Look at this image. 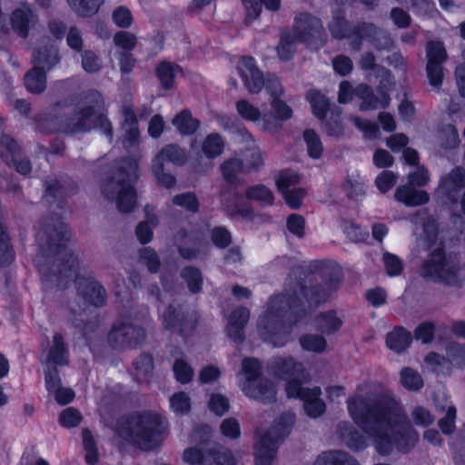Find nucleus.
<instances>
[{
	"instance_id": "nucleus-24",
	"label": "nucleus",
	"mask_w": 465,
	"mask_h": 465,
	"mask_svg": "<svg viewBox=\"0 0 465 465\" xmlns=\"http://www.w3.org/2000/svg\"><path fill=\"white\" fill-rule=\"evenodd\" d=\"M440 186L450 200L456 201L458 191L465 188V169L462 167L454 168L441 178Z\"/></svg>"
},
{
	"instance_id": "nucleus-26",
	"label": "nucleus",
	"mask_w": 465,
	"mask_h": 465,
	"mask_svg": "<svg viewBox=\"0 0 465 465\" xmlns=\"http://www.w3.org/2000/svg\"><path fill=\"white\" fill-rule=\"evenodd\" d=\"M395 199L406 206H418L427 203L430 195L426 191L417 190L410 185H402L396 189Z\"/></svg>"
},
{
	"instance_id": "nucleus-39",
	"label": "nucleus",
	"mask_w": 465,
	"mask_h": 465,
	"mask_svg": "<svg viewBox=\"0 0 465 465\" xmlns=\"http://www.w3.org/2000/svg\"><path fill=\"white\" fill-rule=\"evenodd\" d=\"M307 100L312 108L313 114L319 119L323 120L330 109L328 98L316 90H310L306 94Z\"/></svg>"
},
{
	"instance_id": "nucleus-43",
	"label": "nucleus",
	"mask_w": 465,
	"mask_h": 465,
	"mask_svg": "<svg viewBox=\"0 0 465 465\" xmlns=\"http://www.w3.org/2000/svg\"><path fill=\"white\" fill-rule=\"evenodd\" d=\"M298 41L295 34L289 31L282 33L279 45H277V53L282 60H289L295 52V44Z\"/></svg>"
},
{
	"instance_id": "nucleus-46",
	"label": "nucleus",
	"mask_w": 465,
	"mask_h": 465,
	"mask_svg": "<svg viewBox=\"0 0 465 465\" xmlns=\"http://www.w3.org/2000/svg\"><path fill=\"white\" fill-rule=\"evenodd\" d=\"M224 148V143L218 134H209L203 143L202 150L209 158L219 156Z\"/></svg>"
},
{
	"instance_id": "nucleus-1",
	"label": "nucleus",
	"mask_w": 465,
	"mask_h": 465,
	"mask_svg": "<svg viewBox=\"0 0 465 465\" xmlns=\"http://www.w3.org/2000/svg\"><path fill=\"white\" fill-rule=\"evenodd\" d=\"M341 280L340 269L329 261H313L306 271H292L284 293L270 299L258 322L261 338L275 347L290 340L292 326L308 312L328 301Z\"/></svg>"
},
{
	"instance_id": "nucleus-52",
	"label": "nucleus",
	"mask_w": 465,
	"mask_h": 465,
	"mask_svg": "<svg viewBox=\"0 0 465 465\" xmlns=\"http://www.w3.org/2000/svg\"><path fill=\"white\" fill-rule=\"evenodd\" d=\"M173 371L176 380L181 383H189L193 377L194 371L191 365L183 360L177 358L173 365Z\"/></svg>"
},
{
	"instance_id": "nucleus-21",
	"label": "nucleus",
	"mask_w": 465,
	"mask_h": 465,
	"mask_svg": "<svg viewBox=\"0 0 465 465\" xmlns=\"http://www.w3.org/2000/svg\"><path fill=\"white\" fill-rule=\"evenodd\" d=\"M242 391L246 396L263 403H271L275 401V388L272 382L265 378L245 381Z\"/></svg>"
},
{
	"instance_id": "nucleus-9",
	"label": "nucleus",
	"mask_w": 465,
	"mask_h": 465,
	"mask_svg": "<svg viewBox=\"0 0 465 465\" xmlns=\"http://www.w3.org/2000/svg\"><path fill=\"white\" fill-rule=\"evenodd\" d=\"M163 325L178 335L187 338L195 331L198 312L185 304H170L163 313Z\"/></svg>"
},
{
	"instance_id": "nucleus-17",
	"label": "nucleus",
	"mask_w": 465,
	"mask_h": 465,
	"mask_svg": "<svg viewBox=\"0 0 465 465\" xmlns=\"http://www.w3.org/2000/svg\"><path fill=\"white\" fill-rule=\"evenodd\" d=\"M356 33L366 37V40L373 45L378 51L391 50L393 48L394 41L391 34L383 29L377 27L372 23H360Z\"/></svg>"
},
{
	"instance_id": "nucleus-6",
	"label": "nucleus",
	"mask_w": 465,
	"mask_h": 465,
	"mask_svg": "<svg viewBox=\"0 0 465 465\" xmlns=\"http://www.w3.org/2000/svg\"><path fill=\"white\" fill-rule=\"evenodd\" d=\"M92 129H100L110 140L113 138V128L104 114V99L94 90L85 94L82 103L75 106L73 115L66 118L63 127L64 132L68 134Z\"/></svg>"
},
{
	"instance_id": "nucleus-34",
	"label": "nucleus",
	"mask_w": 465,
	"mask_h": 465,
	"mask_svg": "<svg viewBox=\"0 0 465 465\" xmlns=\"http://www.w3.org/2000/svg\"><path fill=\"white\" fill-rule=\"evenodd\" d=\"M24 82L28 92L40 94L46 88V71L34 66L25 74Z\"/></svg>"
},
{
	"instance_id": "nucleus-32",
	"label": "nucleus",
	"mask_w": 465,
	"mask_h": 465,
	"mask_svg": "<svg viewBox=\"0 0 465 465\" xmlns=\"http://www.w3.org/2000/svg\"><path fill=\"white\" fill-rule=\"evenodd\" d=\"M411 333L403 327H396L386 336L388 347L398 353L405 351L411 343Z\"/></svg>"
},
{
	"instance_id": "nucleus-42",
	"label": "nucleus",
	"mask_w": 465,
	"mask_h": 465,
	"mask_svg": "<svg viewBox=\"0 0 465 465\" xmlns=\"http://www.w3.org/2000/svg\"><path fill=\"white\" fill-rule=\"evenodd\" d=\"M211 442L203 440L200 445L188 448L183 451V460L190 464L204 465V460L209 453Z\"/></svg>"
},
{
	"instance_id": "nucleus-20",
	"label": "nucleus",
	"mask_w": 465,
	"mask_h": 465,
	"mask_svg": "<svg viewBox=\"0 0 465 465\" xmlns=\"http://www.w3.org/2000/svg\"><path fill=\"white\" fill-rule=\"evenodd\" d=\"M239 70L248 91L251 94H258L262 90L265 79L262 73L255 65L253 58L243 57L239 65Z\"/></svg>"
},
{
	"instance_id": "nucleus-50",
	"label": "nucleus",
	"mask_w": 465,
	"mask_h": 465,
	"mask_svg": "<svg viewBox=\"0 0 465 465\" xmlns=\"http://www.w3.org/2000/svg\"><path fill=\"white\" fill-rule=\"evenodd\" d=\"M401 384L410 391H419L423 386L421 376L413 369L406 367L401 371Z\"/></svg>"
},
{
	"instance_id": "nucleus-18",
	"label": "nucleus",
	"mask_w": 465,
	"mask_h": 465,
	"mask_svg": "<svg viewBox=\"0 0 465 465\" xmlns=\"http://www.w3.org/2000/svg\"><path fill=\"white\" fill-rule=\"evenodd\" d=\"M45 193L44 199L52 203L56 200H60L64 196L73 193L75 190L74 183L66 176L48 177L45 181Z\"/></svg>"
},
{
	"instance_id": "nucleus-64",
	"label": "nucleus",
	"mask_w": 465,
	"mask_h": 465,
	"mask_svg": "<svg viewBox=\"0 0 465 465\" xmlns=\"http://www.w3.org/2000/svg\"><path fill=\"white\" fill-rule=\"evenodd\" d=\"M287 229L291 233L302 238L305 235V220L297 213H292L287 218Z\"/></svg>"
},
{
	"instance_id": "nucleus-11",
	"label": "nucleus",
	"mask_w": 465,
	"mask_h": 465,
	"mask_svg": "<svg viewBox=\"0 0 465 465\" xmlns=\"http://www.w3.org/2000/svg\"><path fill=\"white\" fill-rule=\"evenodd\" d=\"M268 371L275 378L286 381V394L291 384L302 386L303 382L309 381V374L305 371L302 362L296 361L291 356L273 357L268 363Z\"/></svg>"
},
{
	"instance_id": "nucleus-13",
	"label": "nucleus",
	"mask_w": 465,
	"mask_h": 465,
	"mask_svg": "<svg viewBox=\"0 0 465 465\" xmlns=\"http://www.w3.org/2000/svg\"><path fill=\"white\" fill-rule=\"evenodd\" d=\"M426 74L430 84L439 89L441 86L444 77L443 63L447 60L448 54L441 42L430 41L426 46Z\"/></svg>"
},
{
	"instance_id": "nucleus-15",
	"label": "nucleus",
	"mask_w": 465,
	"mask_h": 465,
	"mask_svg": "<svg viewBox=\"0 0 465 465\" xmlns=\"http://www.w3.org/2000/svg\"><path fill=\"white\" fill-rule=\"evenodd\" d=\"M270 105V110L265 109V104L262 105L263 127L271 133H276L282 129V122L292 117V109L282 98L271 99Z\"/></svg>"
},
{
	"instance_id": "nucleus-22",
	"label": "nucleus",
	"mask_w": 465,
	"mask_h": 465,
	"mask_svg": "<svg viewBox=\"0 0 465 465\" xmlns=\"http://www.w3.org/2000/svg\"><path fill=\"white\" fill-rule=\"evenodd\" d=\"M249 318V309L242 306L233 310L229 317L226 332L228 337L237 344L242 343L245 339L244 328Z\"/></svg>"
},
{
	"instance_id": "nucleus-51",
	"label": "nucleus",
	"mask_w": 465,
	"mask_h": 465,
	"mask_svg": "<svg viewBox=\"0 0 465 465\" xmlns=\"http://www.w3.org/2000/svg\"><path fill=\"white\" fill-rule=\"evenodd\" d=\"M152 173L157 183V184L165 187L173 188L176 183L175 177L165 172L164 164L153 161L152 163Z\"/></svg>"
},
{
	"instance_id": "nucleus-30",
	"label": "nucleus",
	"mask_w": 465,
	"mask_h": 465,
	"mask_svg": "<svg viewBox=\"0 0 465 465\" xmlns=\"http://www.w3.org/2000/svg\"><path fill=\"white\" fill-rule=\"evenodd\" d=\"M242 3L246 8V17L244 19L246 25L252 23L260 15L262 5L271 11H277L281 5V0H242Z\"/></svg>"
},
{
	"instance_id": "nucleus-44",
	"label": "nucleus",
	"mask_w": 465,
	"mask_h": 465,
	"mask_svg": "<svg viewBox=\"0 0 465 465\" xmlns=\"http://www.w3.org/2000/svg\"><path fill=\"white\" fill-rule=\"evenodd\" d=\"M302 136L309 156L313 159H319L323 153V145L320 136L313 129L304 130Z\"/></svg>"
},
{
	"instance_id": "nucleus-12",
	"label": "nucleus",
	"mask_w": 465,
	"mask_h": 465,
	"mask_svg": "<svg viewBox=\"0 0 465 465\" xmlns=\"http://www.w3.org/2000/svg\"><path fill=\"white\" fill-rule=\"evenodd\" d=\"M293 33L299 42L307 43L318 49L324 45L327 35L321 20L309 13H302L296 16Z\"/></svg>"
},
{
	"instance_id": "nucleus-36",
	"label": "nucleus",
	"mask_w": 465,
	"mask_h": 465,
	"mask_svg": "<svg viewBox=\"0 0 465 465\" xmlns=\"http://www.w3.org/2000/svg\"><path fill=\"white\" fill-rule=\"evenodd\" d=\"M359 26L360 23L350 25L349 22L341 15L333 16L329 24L330 32L336 39L351 38V34H357L356 29Z\"/></svg>"
},
{
	"instance_id": "nucleus-31",
	"label": "nucleus",
	"mask_w": 465,
	"mask_h": 465,
	"mask_svg": "<svg viewBox=\"0 0 465 465\" xmlns=\"http://www.w3.org/2000/svg\"><path fill=\"white\" fill-rule=\"evenodd\" d=\"M314 465H361L349 453L341 450L325 451L315 460Z\"/></svg>"
},
{
	"instance_id": "nucleus-35",
	"label": "nucleus",
	"mask_w": 465,
	"mask_h": 465,
	"mask_svg": "<svg viewBox=\"0 0 465 465\" xmlns=\"http://www.w3.org/2000/svg\"><path fill=\"white\" fill-rule=\"evenodd\" d=\"M179 72H182V68L171 62L163 61L158 64L156 74L163 89L174 88V79Z\"/></svg>"
},
{
	"instance_id": "nucleus-23",
	"label": "nucleus",
	"mask_w": 465,
	"mask_h": 465,
	"mask_svg": "<svg viewBox=\"0 0 465 465\" xmlns=\"http://www.w3.org/2000/svg\"><path fill=\"white\" fill-rule=\"evenodd\" d=\"M336 432L346 446L352 450H362L367 446L364 435L348 421L340 422L337 425Z\"/></svg>"
},
{
	"instance_id": "nucleus-2",
	"label": "nucleus",
	"mask_w": 465,
	"mask_h": 465,
	"mask_svg": "<svg viewBox=\"0 0 465 465\" xmlns=\"http://www.w3.org/2000/svg\"><path fill=\"white\" fill-rule=\"evenodd\" d=\"M70 232L57 215L45 218L36 233L38 254L36 266L42 280L50 287L65 288L74 280L77 293L88 304L105 305L107 292L86 267H81L78 257L66 248Z\"/></svg>"
},
{
	"instance_id": "nucleus-4",
	"label": "nucleus",
	"mask_w": 465,
	"mask_h": 465,
	"mask_svg": "<svg viewBox=\"0 0 465 465\" xmlns=\"http://www.w3.org/2000/svg\"><path fill=\"white\" fill-rule=\"evenodd\" d=\"M138 180V163L133 157L117 161L111 173L101 182V193L110 201L115 202L122 213H130L136 205L134 184Z\"/></svg>"
},
{
	"instance_id": "nucleus-57",
	"label": "nucleus",
	"mask_w": 465,
	"mask_h": 465,
	"mask_svg": "<svg viewBox=\"0 0 465 465\" xmlns=\"http://www.w3.org/2000/svg\"><path fill=\"white\" fill-rule=\"evenodd\" d=\"M83 444L86 451L85 460L89 464H94L98 460V453L96 449L95 441L92 436L91 431L88 429L82 430Z\"/></svg>"
},
{
	"instance_id": "nucleus-47",
	"label": "nucleus",
	"mask_w": 465,
	"mask_h": 465,
	"mask_svg": "<svg viewBox=\"0 0 465 465\" xmlns=\"http://www.w3.org/2000/svg\"><path fill=\"white\" fill-rule=\"evenodd\" d=\"M139 262L151 273H156L161 267V261L156 252L150 247H143L139 252Z\"/></svg>"
},
{
	"instance_id": "nucleus-8",
	"label": "nucleus",
	"mask_w": 465,
	"mask_h": 465,
	"mask_svg": "<svg viewBox=\"0 0 465 465\" xmlns=\"http://www.w3.org/2000/svg\"><path fill=\"white\" fill-rule=\"evenodd\" d=\"M460 266L445 257L443 251L438 249L431 252L420 269V275L433 282L449 286H460Z\"/></svg>"
},
{
	"instance_id": "nucleus-27",
	"label": "nucleus",
	"mask_w": 465,
	"mask_h": 465,
	"mask_svg": "<svg viewBox=\"0 0 465 465\" xmlns=\"http://www.w3.org/2000/svg\"><path fill=\"white\" fill-rule=\"evenodd\" d=\"M69 362L68 349L60 333H55L53 337V344L48 351L45 361V366H64Z\"/></svg>"
},
{
	"instance_id": "nucleus-58",
	"label": "nucleus",
	"mask_w": 465,
	"mask_h": 465,
	"mask_svg": "<svg viewBox=\"0 0 465 465\" xmlns=\"http://www.w3.org/2000/svg\"><path fill=\"white\" fill-rule=\"evenodd\" d=\"M157 224V218L152 216L146 221L141 222L135 230L136 236L141 243H147L152 240L153 230L152 227Z\"/></svg>"
},
{
	"instance_id": "nucleus-28",
	"label": "nucleus",
	"mask_w": 465,
	"mask_h": 465,
	"mask_svg": "<svg viewBox=\"0 0 465 465\" xmlns=\"http://www.w3.org/2000/svg\"><path fill=\"white\" fill-rule=\"evenodd\" d=\"M153 161L164 164V161L182 166L187 162V154L184 149L176 143H170L163 146L155 155Z\"/></svg>"
},
{
	"instance_id": "nucleus-25",
	"label": "nucleus",
	"mask_w": 465,
	"mask_h": 465,
	"mask_svg": "<svg viewBox=\"0 0 465 465\" xmlns=\"http://www.w3.org/2000/svg\"><path fill=\"white\" fill-rule=\"evenodd\" d=\"M35 22L36 15L27 5L15 9L12 14V27L23 38L27 37L29 28L33 26Z\"/></svg>"
},
{
	"instance_id": "nucleus-5",
	"label": "nucleus",
	"mask_w": 465,
	"mask_h": 465,
	"mask_svg": "<svg viewBox=\"0 0 465 465\" xmlns=\"http://www.w3.org/2000/svg\"><path fill=\"white\" fill-rule=\"evenodd\" d=\"M163 418L153 411H136L117 427L118 435L126 442L143 450H151L162 442Z\"/></svg>"
},
{
	"instance_id": "nucleus-19",
	"label": "nucleus",
	"mask_w": 465,
	"mask_h": 465,
	"mask_svg": "<svg viewBox=\"0 0 465 465\" xmlns=\"http://www.w3.org/2000/svg\"><path fill=\"white\" fill-rule=\"evenodd\" d=\"M242 196L232 188H228L222 193V205L224 212L232 218L241 216L244 219L253 218V210L251 206L241 204Z\"/></svg>"
},
{
	"instance_id": "nucleus-7",
	"label": "nucleus",
	"mask_w": 465,
	"mask_h": 465,
	"mask_svg": "<svg viewBox=\"0 0 465 465\" xmlns=\"http://www.w3.org/2000/svg\"><path fill=\"white\" fill-rule=\"evenodd\" d=\"M295 423V414L284 411L267 431L256 436L254 456L256 465H272L275 459L278 446L290 434Z\"/></svg>"
},
{
	"instance_id": "nucleus-16",
	"label": "nucleus",
	"mask_w": 465,
	"mask_h": 465,
	"mask_svg": "<svg viewBox=\"0 0 465 465\" xmlns=\"http://www.w3.org/2000/svg\"><path fill=\"white\" fill-rule=\"evenodd\" d=\"M60 60L59 48L54 41L49 37L42 38L33 54L34 66L49 72L59 64Z\"/></svg>"
},
{
	"instance_id": "nucleus-56",
	"label": "nucleus",
	"mask_w": 465,
	"mask_h": 465,
	"mask_svg": "<svg viewBox=\"0 0 465 465\" xmlns=\"http://www.w3.org/2000/svg\"><path fill=\"white\" fill-rule=\"evenodd\" d=\"M341 326V321L336 317L333 312L322 313L319 316V329L322 332L331 334L338 331Z\"/></svg>"
},
{
	"instance_id": "nucleus-48",
	"label": "nucleus",
	"mask_w": 465,
	"mask_h": 465,
	"mask_svg": "<svg viewBox=\"0 0 465 465\" xmlns=\"http://www.w3.org/2000/svg\"><path fill=\"white\" fill-rule=\"evenodd\" d=\"M300 344L305 351L321 353L325 350L327 342L321 335L304 334L300 338Z\"/></svg>"
},
{
	"instance_id": "nucleus-10",
	"label": "nucleus",
	"mask_w": 465,
	"mask_h": 465,
	"mask_svg": "<svg viewBox=\"0 0 465 465\" xmlns=\"http://www.w3.org/2000/svg\"><path fill=\"white\" fill-rule=\"evenodd\" d=\"M146 335L143 326L130 321H117L108 332L107 341L111 348L117 351L133 350L144 341Z\"/></svg>"
},
{
	"instance_id": "nucleus-60",
	"label": "nucleus",
	"mask_w": 465,
	"mask_h": 465,
	"mask_svg": "<svg viewBox=\"0 0 465 465\" xmlns=\"http://www.w3.org/2000/svg\"><path fill=\"white\" fill-rule=\"evenodd\" d=\"M114 43L116 46L124 49V52H129L136 46V36L127 31L117 32L114 36Z\"/></svg>"
},
{
	"instance_id": "nucleus-61",
	"label": "nucleus",
	"mask_w": 465,
	"mask_h": 465,
	"mask_svg": "<svg viewBox=\"0 0 465 465\" xmlns=\"http://www.w3.org/2000/svg\"><path fill=\"white\" fill-rule=\"evenodd\" d=\"M242 372L246 376V381L261 379V363L254 358H245L242 364Z\"/></svg>"
},
{
	"instance_id": "nucleus-40",
	"label": "nucleus",
	"mask_w": 465,
	"mask_h": 465,
	"mask_svg": "<svg viewBox=\"0 0 465 465\" xmlns=\"http://www.w3.org/2000/svg\"><path fill=\"white\" fill-rule=\"evenodd\" d=\"M67 2L77 15L90 17L98 12L104 0H67Z\"/></svg>"
},
{
	"instance_id": "nucleus-55",
	"label": "nucleus",
	"mask_w": 465,
	"mask_h": 465,
	"mask_svg": "<svg viewBox=\"0 0 465 465\" xmlns=\"http://www.w3.org/2000/svg\"><path fill=\"white\" fill-rule=\"evenodd\" d=\"M341 111L335 108L331 111L329 120L324 124V131L330 136L339 137L343 134V126L341 121Z\"/></svg>"
},
{
	"instance_id": "nucleus-38",
	"label": "nucleus",
	"mask_w": 465,
	"mask_h": 465,
	"mask_svg": "<svg viewBox=\"0 0 465 465\" xmlns=\"http://www.w3.org/2000/svg\"><path fill=\"white\" fill-rule=\"evenodd\" d=\"M134 371V379L137 382L144 381L153 369V359L150 353L143 352L133 363Z\"/></svg>"
},
{
	"instance_id": "nucleus-59",
	"label": "nucleus",
	"mask_w": 465,
	"mask_h": 465,
	"mask_svg": "<svg viewBox=\"0 0 465 465\" xmlns=\"http://www.w3.org/2000/svg\"><path fill=\"white\" fill-rule=\"evenodd\" d=\"M236 108L238 114L245 120L257 121L262 117L261 111L247 100L242 99L237 101Z\"/></svg>"
},
{
	"instance_id": "nucleus-14",
	"label": "nucleus",
	"mask_w": 465,
	"mask_h": 465,
	"mask_svg": "<svg viewBox=\"0 0 465 465\" xmlns=\"http://www.w3.org/2000/svg\"><path fill=\"white\" fill-rule=\"evenodd\" d=\"M322 390L316 386L313 388L299 387L291 384L288 388V398L300 399L303 401V409L311 418H318L325 412L326 405L321 399Z\"/></svg>"
},
{
	"instance_id": "nucleus-45",
	"label": "nucleus",
	"mask_w": 465,
	"mask_h": 465,
	"mask_svg": "<svg viewBox=\"0 0 465 465\" xmlns=\"http://www.w3.org/2000/svg\"><path fill=\"white\" fill-rule=\"evenodd\" d=\"M438 141L444 149L456 148L460 143L457 129L451 124L444 125L438 133Z\"/></svg>"
},
{
	"instance_id": "nucleus-54",
	"label": "nucleus",
	"mask_w": 465,
	"mask_h": 465,
	"mask_svg": "<svg viewBox=\"0 0 465 465\" xmlns=\"http://www.w3.org/2000/svg\"><path fill=\"white\" fill-rule=\"evenodd\" d=\"M173 204L180 206L190 213H197L199 211V201L193 193H183L175 195L173 198Z\"/></svg>"
},
{
	"instance_id": "nucleus-49",
	"label": "nucleus",
	"mask_w": 465,
	"mask_h": 465,
	"mask_svg": "<svg viewBox=\"0 0 465 465\" xmlns=\"http://www.w3.org/2000/svg\"><path fill=\"white\" fill-rule=\"evenodd\" d=\"M81 58L82 67L86 73H98L103 67L101 58L93 50H84L81 52Z\"/></svg>"
},
{
	"instance_id": "nucleus-41",
	"label": "nucleus",
	"mask_w": 465,
	"mask_h": 465,
	"mask_svg": "<svg viewBox=\"0 0 465 465\" xmlns=\"http://www.w3.org/2000/svg\"><path fill=\"white\" fill-rule=\"evenodd\" d=\"M242 169V161L237 158L227 159L220 166L223 179L231 185L238 181V174Z\"/></svg>"
},
{
	"instance_id": "nucleus-63",
	"label": "nucleus",
	"mask_w": 465,
	"mask_h": 465,
	"mask_svg": "<svg viewBox=\"0 0 465 465\" xmlns=\"http://www.w3.org/2000/svg\"><path fill=\"white\" fill-rule=\"evenodd\" d=\"M435 325L430 322L419 324L414 331V338L422 343H430L434 339Z\"/></svg>"
},
{
	"instance_id": "nucleus-29",
	"label": "nucleus",
	"mask_w": 465,
	"mask_h": 465,
	"mask_svg": "<svg viewBox=\"0 0 465 465\" xmlns=\"http://www.w3.org/2000/svg\"><path fill=\"white\" fill-rule=\"evenodd\" d=\"M172 124L182 135H192L199 129L201 122L193 117L190 110L183 109L173 118Z\"/></svg>"
},
{
	"instance_id": "nucleus-37",
	"label": "nucleus",
	"mask_w": 465,
	"mask_h": 465,
	"mask_svg": "<svg viewBox=\"0 0 465 465\" xmlns=\"http://www.w3.org/2000/svg\"><path fill=\"white\" fill-rule=\"evenodd\" d=\"M204 465H235V460L230 450L211 443Z\"/></svg>"
},
{
	"instance_id": "nucleus-3",
	"label": "nucleus",
	"mask_w": 465,
	"mask_h": 465,
	"mask_svg": "<svg viewBox=\"0 0 465 465\" xmlns=\"http://www.w3.org/2000/svg\"><path fill=\"white\" fill-rule=\"evenodd\" d=\"M350 416L371 439L376 451L383 456L393 450L407 453L419 440V434L411 424L401 404L388 391L370 387L366 391L359 386L347 400Z\"/></svg>"
},
{
	"instance_id": "nucleus-53",
	"label": "nucleus",
	"mask_w": 465,
	"mask_h": 465,
	"mask_svg": "<svg viewBox=\"0 0 465 465\" xmlns=\"http://www.w3.org/2000/svg\"><path fill=\"white\" fill-rule=\"evenodd\" d=\"M246 197L250 200H255L266 205H271L273 203L272 193L262 184L248 188L246 191Z\"/></svg>"
},
{
	"instance_id": "nucleus-33",
	"label": "nucleus",
	"mask_w": 465,
	"mask_h": 465,
	"mask_svg": "<svg viewBox=\"0 0 465 465\" xmlns=\"http://www.w3.org/2000/svg\"><path fill=\"white\" fill-rule=\"evenodd\" d=\"M180 277L185 282L190 293L198 294L202 292L203 275L199 268L192 265L185 266L181 270Z\"/></svg>"
},
{
	"instance_id": "nucleus-62",
	"label": "nucleus",
	"mask_w": 465,
	"mask_h": 465,
	"mask_svg": "<svg viewBox=\"0 0 465 465\" xmlns=\"http://www.w3.org/2000/svg\"><path fill=\"white\" fill-rule=\"evenodd\" d=\"M82 420L81 413L74 408L64 409L59 415V421L65 428H74L79 425Z\"/></svg>"
}]
</instances>
